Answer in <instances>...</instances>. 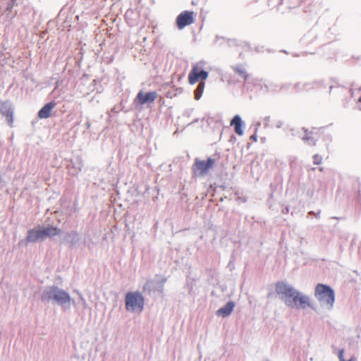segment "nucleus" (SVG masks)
<instances>
[{
    "label": "nucleus",
    "instance_id": "23",
    "mask_svg": "<svg viewBox=\"0 0 361 361\" xmlns=\"http://www.w3.org/2000/svg\"><path fill=\"white\" fill-rule=\"evenodd\" d=\"M350 361H356V360H355L354 357H351V358L350 359Z\"/></svg>",
    "mask_w": 361,
    "mask_h": 361
},
{
    "label": "nucleus",
    "instance_id": "12",
    "mask_svg": "<svg viewBox=\"0 0 361 361\" xmlns=\"http://www.w3.org/2000/svg\"><path fill=\"white\" fill-rule=\"evenodd\" d=\"M44 238L52 237L60 234L61 230L57 227L49 225L47 227H41Z\"/></svg>",
    "mask_w": 361,
    "mask_h": 361
},
{
    "label": "nucleus",
    "instance_id": "6",
    "mask_svg": "<svg viewBox=\"0 0 361 361\" xmlns=\"http://www.w3.org/2000/svg\"><path fill=\"white\" fill-rule=\"evenodd\" d=\"M195 13L191 11L181 12L176 19V26L178 30H183L186 26L190 25L195 22Z\"/></svg>",
    "mask_w": 361,
    "mask_h": 361
},
{
    "label": "nucleus",
    "instance_id": "16",
    "mask_svg": "<svg viewBox=\"0 0 361 361\" xmlns=\"http://www.w3.org/2000/svg\"><path fill=\"white\" fill-rule=\"evenodd\" d=\"M0 112L6 116V120L9 124L10 126H13V112L12 111L11 109L10 108H8V109H1L0 110Z\"/></svg>",
    "mask_w": 361,
    "mask_h": 361
},
{
    "label": "nucleus",
    "instance_id": "10",
    "mask_svg": "<svg viewBox=\"0 0 361 361\" xmlns=\"http://www.w3.org/2000/svg\"><path fill=\"white\" fill-rule=\"evenodd\" d=\"M42 239H44V237L41 227L35 228L28 231L26 237V240L27 242L34 243Z\"/></svg>",
    "mask_w": 361,
    "mask_h": 361
},
{
    "label": "nucleus",
    "instance_id": "9",
    "mask_svg": "<svg viewBox=\"0 0 361 361\" xmlns=\"http://www.w3.org/2000/svg\"><path fill=\"white\" fill-rule=\"evenodd\" d=\"M157 96L158 94L155 91L144 92L141 90L136 95L134 103L139 105L152 104L157 98Z\"/></svg>",
    "mask_w": 361,
    "mask_h": 361
},
{
    "label": "nucleus",
    "instance_id": "21",
    "mask_svg": "<svg viewBox=\"0 0 361 361\" xmlns=\"http://www.w3.org/2000/svg\"><path fill=\"white\" fill-rule=\"evenodd\" d=\"M250 140H253L254 142H257V136L256 134H254L250 136Z\"/></svg>",
    "mask_w": 361,
    "mask_h": 361
},
{
    "label": "nucleus",
    "instance_id": "7",
    "mask_svg": "<svg viewBox=\"0 0 361 361\" xmlns=\"http://www.w3.org/2000/svg\"><path fill=\"white\" fill-rule=\"evenodd\" d=\"M290 306L298 309H314V306L310 298L307 295H304L299 291H297Z\"/></svg>",
    "mask_w": 361,
    "mask_h": 361
},
{
    "label": "nucleus",
    "instance_id": "18",
    "mask_svg": "<svg viewBox=\"0 0 361 361\" xmlns=\"http://www.w3.org/2000/svg\"><path fill=\"white\" fill-rule=\"evenodd\" d=\"M234 71L240 75L244 80L247 78V74L243 66H238L233 68Z\"/></svg>",
    "mask_w": 361,
    "mask_h": 361
},
{
    "label": "nucleus",
    "instance_id": "22",
    "mask_svg": "<svg viewBox=\"0 0 361 361\" xmlns=\"http://www.w3.org/2000/svg\"><path fill=\"white\" fill-rule=\"evenodd\" d=\"M358 92L361 94V87L358 90ZM359 102H361V96L357 99Z\"/></svg>",
    "mask_w": 361,
    "mask_h": 361
},
{
    "label": "nucleus",
    "instance_id": "20",
    "mask_svg": "<svg viewBox=\"0 0 361 361\" xmlns=\"http://www.w3.org/2000/svg\"><path fill=\"white\" fill-rule=\"evenodd\" d=\"M338 357L339 361H350V359L348 360H345L344 359V350L343 349H340L338 350Z\"/></svg>",
    "mask_w": 361,
    "mask_h": 361
},
{
    "label": "nucleus",
    "instance_id": "3",
    "mask_svg": "<svg viewBox=\"0 0 361 361\" xmlns=\"http://www.w3.org/2000/svg\"><path fill=\"white\" fill-rule=\"evenodd\" d=\"M126 307L128 310L135 312H139L142 310L144 307V298L139 292H129L126 293Z\"/></svg>",
    "mask_w": 361,
    "mask_h": 361
},
{
    "label": "nucleus",
    "instance_id": "13",
    "mask_svg": "<svg viewBox=\"0 0 361 361\" xmlns=\"http://www.w3.org/2000/svg\"><path fill=\"white\" fill-rule=\"evenodd\" d=\"M305 135L302 139L306 141L310 145H314L317 139V132L313 130H305Z\"/></svg>",
    "mask_w": 361,
    "mask_h": 361
},
{
    "label": "nucleus",
    "instance_id": "17",
    "mask_svg": "<svg viewBox=\"0 0 361 361\" xmlns=\"http://www.w3.org/2000/svg\"><path fill=\"white\" fill-rule=\"evenodd\" d=\"M204 87H205L204 82L201 81L199 83V85H197V88H196V90L195 91V99L198 100L201 97V96H202V93L204 92Z\"/></svg>",
    "mask_w": 361,
    "mask_h": 361
},
{
    "label": "nucleus",
    "instance_id": "15",
    "mask_svg": "<svg viewBox=\"0 0 361 361\" xmlns=\"http://www.w3.org/2000/svg\"><path fill=\"white\" fill-rule=\"evenodd\" d=\"M235 307V303L233 301L228 302L225 306L220 308L217 311L218 314H223L224 316H227L231 314Z\"/></svg>",
    "mask_w": 361,
    "mask_h": 361
},
{
    "label": "nucleus",
    "instance_id": "24",
    "mask_svg": "<svg viewBox=\"0 0 361 361\" xmlns=\"http://www.w3.org/2000/svg\"><path fill=\"white\" fill-rule=\"evenodd\" d=\"M16 0H11L12 4H14Z\"/></svg>",
    "mask_w": 361,
    "mask_h": 361
},
{
    "label": "nucleus",
    "instance_id": "5",
    "mask_svg": "<svg viewBox=\"0 0 361 361\" xmlns=\"http://www.w3.org/2000/svg\"><path fill=\"white\" fill-rule=\"evenodd\" d=\"M204 63L199 62L192 66V70L188 75V82L191 85H194L197 81L205 80L208 78V72L203 69Z\"/></svg>",
    "mask_w": 361,
    "mask_h": 361
},
{
    "label": "nucleus",
    "instance_id": "2",
    "mask_svg": "<svg viewBox=\"0 0 361 361\" xmlns=\"http://www.w3.org/2000/svg\"><path fill=\"white\" fill-rule=\"evenodd\" d=\"M42 300H54L60 305H65L70 303L71 297L65 290L56 286H50L44 292Z\"/></svg>",
    "mask_w": 361,
    "mask_h": 361
},
{
    "label": "nucleus",
    "instance_id": "1",
    "mask_svg": "<svg viewBox=\"0 0 361 361\" xmlns=\"http://www.w3.org/2000/svg\"><path fill=\"white\" fill-rule=\"evenodd\" d=\"M314 297L322 307L326 310L332 309L335 302V293L330 286L318 283L314 288Z\"/></svg>",
    "mask_w": 361,
    "mask_h": 361
},
{
    "label": "nucleus",
    "instance_id": "8",
    "mask_svg": "<svg viewBox=\"0 0 361 361\" xmlns=\"http://www.w3.org/2000/svg\"><path fill=\"white\" fill-rule=\"evenodd\" d=\"M214 160L209 158L206 161L196 159L193 165V171L195 175L203 176L213 166Z\"/></svg>",
    "mask_w": 361,
    "mask_h": 361
},
{
    "label": "nucleus",
    "instance_id": "11",
    "mask_svg": "<svg viewBox=\"0 0 361 361\" xmlns=\"http://www.w3.org/2000/svg\"><path fill=\"white\" fill-rule=\"evenodd\" d=\"M56 102H51L46 104L37 114L38 118L40 119L47 118L51 116V111L56 106Z\"/></svg>",
    "mask_w": 361,
    "mask_h": 361
},
{
    "label": "nucleus",
    "instance_id": "14",
    "mask_svg": "<svg viewBox=\"0 0 361 361\" xmlns=\"http://www.w3.org/2000/svg\"><path fill=\"white\" fill-rule=\"evenodd\" d=\"M231 126L234 127L235 132L238 135H242L243 134V131L242 129V120L238 115H236L233 118L231 122Z\"/></svg>",
    "mask_w": 361,
    "mask_h": 361
},
{
    "label": "nucleus",
    "instance_id": "4",
    "mask_svg": "<svg viewBox=\"0 0 361 361\" xmlns=\"http://www.w3.org/2000/svg\"><path fill=\"white\" fill-rule=\"evenodd\" d=\"M275 288L276 293L284 300L285 303L288 306L290 305L293 298L295 297L298 290L283 281L277 282Z\"/></svg>",
    "mask_w": 361,
    "mask_h": 361
},
{
    "label": "nucleus",
    "instance_id": "19",
    "mask_svg": "<svg viewBox=\"0 0 361 361\" xmlns=\"http://www.w3.org/2000/svg\"><path fill=\"white\" fill-rule=\"evenodd\" d=\"M322 156H320L319 154H314L313 156V163L314 164L319 165L322 163Z\"/></svg>",
    "mask_w": 361,
    "mask_h": 361
}]
</instances>
